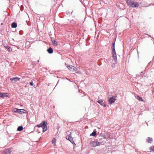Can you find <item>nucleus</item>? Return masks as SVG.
<instances>
[{
	"label": "nucleus",
	"instance_id": "f257e3e1",
	"mask_svg": "<svg viewBox=\"0 0 154 154\" xmlns=\"http://www.w3.org/2000/svg\"><path fill=\"white\" fill-rule=\"evenodd\" d=\"M127 5L130 7L137 8L139 6V4L136 2H134V0H126Z\"/></svg>",
	"mask_w": 154,
	"mask_h": 154
},
{
	"label": "nucleus",
	"instance_id": "f03ea898",
	"mask_svg": "<svg viewBox=\"0 0 154 154\" xmlns=\"http://www.w3.org/2000/svg\"><path fill=\"white\" fill-rule=\"evenodd\" d=\"M101 139H99V141L100 142L97 141H93L90 142V145L91 146L94 147L100 145L102 144Z\"/></svg>",
	"mask_w": 154,
	"mask_h": 154
},
{
	"label": "nucleus",
	"instance_id": "7ed1b4c3",
	"mask_svg": "<svg viewBox=\"0 0 154 154\" xmlns=\"http://www.w3.org/2000/svg\"><path fill=\"white\" fill-rule=\"evenodd\" d=\"M14 112H17L20 114H22L23 113L27 114L28 112L27 111L24 109H19L17 108H15L13 111Z\"/></svg>",
	"mask_w": 154,
	"mask_h": 154
},
{
	"label": "nucleus",
	"instance_id": "20e7f679",
	"mask_svg": "<svg viewBox=\"0 0 154 154\" xmlns=\"http://www.w3.org/2000/svg\"><path fill=\"white\" fill-rule=\"evenodd\" d=\"M116 100L114 97H111L108 100V101L110 104H112Z\"/></svg>",
	"mask_w": 154,
	"mask_h": 154
},
{
	"label": "nucleus",
	"instance_id": "39448f33",
	"mask_svg": "<svg viewBox=\"0 0 154 154\" xmlns=\"http://www.w3.org/2000/svg\"><path fill=\"white\" fill-rule=\"evenodd\" d=\"M66 138L67 139H68L72 143L75 144L73 140V138L71 137L70 135H68V136H66Z\"/></svg>",
	"mask_w": 154,
	"mask_h": 154
},
{
	"label": "nucleus",
	"instance_id": "423d86ee",
	"mask_svg": "<svg viewBox=\"0 0 154 154\" xmlns=\"http://www.w3.org/2000/svg\"><path fill=\"white\" fill-rule=\"evenodd\" d=\"M112 54L113 58L116 62L117 60V57L115 50H114V51H112Z\"/></svg>",
	"mask_w": 154,
	"mask_h": 154
},
{
	"label": "nucleus",
	"instance_id": "0eeeda50",
	"mask_svg": "<svg viewBox=\"0 0 154 154\" xmlns=\"http://www.w3.org/2000/svg\"><path fill=\"white\" fill-rule=\"evenodd\" d=\"M10 80L12 81V82L13 83H15L16 81H20V79L18 77H13L10 79Z\"/></svg>",
	"mask_w": 154,
	"mask_h": 154
},
{
	"label": "nucleus",
	"instance_id": "6e6552de",
	"mask_svg": "<svg viewBox=\"0 0 154 154\" xmlns=\"http://www.w3.org/2000/svg\"><path fill=\"white\" fill-rule=\"evenodd\" d=\"M11 152L10 149H7L3 152L2 154H10Z\"/></svg>",
	"mask_w": 154,
	"mask_h": 154
},
{
	"label": "nucleus",
	"instance_id": "1a4fd4ad",
	"mask_svg": "<svg viewBox=\"0 0 154 154\" xmlns=\"http://www.w3.org/2000/svg\"><path fill=\"white\" fill-rule=\"evenodd\" d=\"M47 123L46 121H43L40 124V127L42 128L45 125H47Z\"/></svg>",
	"mask_w": 154,
	"mask_h": 154
},
{
	"label": "nucleus",
	"instance_id": "9d476101",
	"mask_svg": "<svg viewBox=\"0 0 154 154\" xmlns=\"http://www.w3.org/2000/svg\"><path fill=\"white\" fill-rule=\"evenodd\" d=\"M47 51L49 54H52L53 53V49L51 47H50L48 48Z\"/></svg>",
	"mask_w": 154,
	"mask_h": 154
},
{
	"label": "nucleus",
	"instance_id": "9b49d317",
	"mask_svg": "<svg viewBox=\"0 0 154 154\" xmlns=\"http://www.w3.org/2000/svg\"><path fill=\"white\" fill-rule=\"evenodd\" d=\"M70 70L72 72H76L77 69L75 67L72 66V67H71Z\"/></svg>",
	"mask_w": 154,
	"mask_h": 154
},
{
	"label": "nucleus",
	"instance_id": "f8f14e48",
	"mask_svg": "<svg viewBox=\"0 0 154 154\" xmlns=\"http://www.w3.org/2000/svg\"><path fill=\"white\" fill-rule=\"evenodd\" d=\"M42 132H44L46 131L47 130V125H45L42 127Z\"/></svg>",
	"mask_w": 154,
	"mask_h": 154
},
{
	"label": "nucleus",
	"instance_id": "ddd939ff",
	"mask_svg": "<svg viewBox=\"0 0 154 154\" xmlns=\"http://www.w3.org/2000/svg\"><path fill=\"white\" fill-rule=\"evenodd\" d=\"M17 26V24L15 22L11 24V27L13 28H16Z\"/></svg>",
	"mask_w": 154,
	"mask_h": 154
},
{
	"label": "nucleus",
	"instance_id": "4468645a",
	"mask_svg": "<svg viewBox=\"0 0 154 154\" xmlns=\"http://www.w3.org/2000/svg\"><path fill=\"white\" fill-rule=\"evenodd\" d=\"M147 151L149 152H151L152 151L154 152V146H152L150 147L149 149V150Z\"/></svg>",
	"mask_w": 154,
	"mask_h": 154
},
{
	"label": "nucleus",
	"instance_id": "2eb2a0df",
	"mask_svg": "<svg viewBox=\"0 0 154 154\" xmlns=\"http://www.w3.org/2000/svg\"><path fill=\"white\" fill-rule=\"evenodd\" d=\"M51 41L52 42V44L55 46H56L57 45V41L55 40H52V39L51 38Z\"/></svg>",
	"mask_w": 154,
	"mask_h": 154
},
{
	"label": "nucleus",
	"instance_id": "dca6fc26",
	"mask_svg": "<svg viewBox=\"0 0 154 154\" xmlns=\"http://www.w3.org/2000/svg\"><path fill=\"white\" fill-rule=\"evenodd\" d=\"M147 140L149 143H151L152 141V138L148 137L147 138Z\"/></svg>",
	"mask_w": 154,
	"mask_h": 154
},
{
	"label": "nucleus",
	"instance_id": "f3484780",
	"mask_svg": "<svg viewBox=\"0 0 154 154\" xmlns=\"http://www.w3.org/2000/svg\"><path fill=\"white\" fill-rule=\"evenodd\" d=\"M23 127L22 126H20L19 127H18L17 128V130L18 131H21L22 130H23Z\"/></svg>",
	"mask_w": 154,
	"mask_h": 154
},
{
	"label": "nucleus",
	"instance_id": "a211bd4d",
	"mask_svg": "<svg viewBox=\"0 0 154 154\" xmlns=\"http://www.w3.org/2000/svg\"><path fill=\"white\" fill-rule=\"evenodd\" d=\"M96 134V131H94L93 132L90 134V136H95Z\"/></svg>",
	"mask_w": 154,
	"mask_h": 154
},
{
	"label": "nucleus",
	"instance_id": "6ab92c4d",
	"mask_svg": "<svg viewBox=\"0 0 154 154\" xmlns=\"http://www.w3.org/2000/svg\"><path fill=\"white\" fill-rule=\"evenodd\" d=\"M2 94H3L2 95V96H3L2 98H4L5 97H7L8 95V93H2Z\"/></svg>",
	"mask_w": 154,
	"mask_h": 154
},
{
	"label": "nucleus",
	"instance_id": "aec40b11",
	"mask_svg": "<svg viewBox=\"0 0 154 154\" xmlns=\"http://www.w3.org/2000/svg\"><path fill=\"white\" fill-rule=\"evenodd\" d=\"M103 100H100L97 101V102L101 105H103Z\"/></svg>",
	"mask_w": 154,
	"mask_h": 154
},
{
	"label": "nucleus",
	"instance_id": "412c9836",
	"mask_svg": "<svg viewBox=\"0 0 154 154\" xmlns=\"http://www.w3.org/2000/svg\"><path fill=\"white\" fill-rule=\"evenodd\" d=\"M137 99L139 100L140 101H143V99L140 97L137 96Z\"/></svg>",
	"mask_w": 154,
	"mask_h": 154
},
{
	"label": "nucleus",
	"instance_id": "4be33fe9",
	"mask_svg": "<svg viewBox=\"0 0 154 154\" xmlns=\"http://www.w3.org/2000/svg\"><path fill=\"white\" fill-rule=\"evenodd\" d=\"M112 51H114V50H115V42H113L112 44Z\"/></svg>",
	"mask_w": 154,
	"mask_h": 154
},
{
	"label": "nucleus",
	"instance_id": "5701e85b",
	"mask_svg": "<svg viewBox=\"0 0 154 154\" xmlns=\"http://www.w3.org/2000/svg\"><path fill=\"white\" fill-rule=\"evenodd\" d=\"M52 143L53 144H55V143H56V139H55V138H54L53 139V140H52Z\"/></svg>",
	"mask_w": 154,
	"mask_h": 154
},
{
	"label": "nucleus",
	"instance_id": "b1692460",
	"mask_svg": "<svg viewBox=\"0 0 154 154\" xmlns=\"http://www.w3.org/2000/svg\"><path fill=\"white\" fill-rule=\"evenodd\" d=\"M7 50L8 51L10 52L12 51V49L10 47H8V48L7 49Z\"/></svg>",
	"mask_w": 154,
	"mask_h": 154
},
{
	"label": "nucleus",
	"instance_id": "393cba45",
	"mask_svg": "<svg viewBox=\"0 0 154 154\" xmlns=\"http://www.w3.org/2000/svg\"><path fill=\"white\" fill-rule=\"evenodd\" d=\"M72 67V65H69L68 66L67 68L68 69H69V70H70V69L71 68V67Z\"/></svg>",
	"mask_w": 154,
	"mask_h": 154
},
{
	"label": "nucleus",
	"instance_id": "a878e982",
	"mask_svg": "<svg viewBox=\"0 0 154 154\" xmlns=\"http://www.w3.org/2000/svg\"><path fill=\"white\" fill-rule=\"evenodd\" d=\"M29 84L30 85L32 86L33 85V82L32 81H31L29 82Z\"/></svg>",
	"mask_w": 154,
	"mask_h": 154
},
{
	"label": "nucleus",
	"instance_id": "bb28decb",
	"mask_svg": "<svg viewBox=\"0 0 154 154\" xmlns=\"http://www.w3.org/2000/svg\"><path fill=\"white\" fill-rule=\"evenodd\" d=\"M2 95L3 94H2V93L0 92V97H2V98L3 97V96H2Z\"/></svg>",
	"mask_w": 154,
	"mask_h": 154
},
{
	"label": "nucleus",
	"instance_id": "cd10ccee",
	"mask_svg": "<svg viewBox=\"0 0 154 154\" xmlns=\"http://www.w3.org/2000/svg\"><path fill=\"white\" fill-rule=\"evenodd\" d=\"M151 5H154V3H151L149 4V5L150 6Z\"/></svg>",
	"mask_w": 154,
	"mask_h": 154
},
{
	"label": "nucleus",
	"instance_id": "c85d7f7f",
	"mask_svg": "<svg viewBox=\"0 0 154 154\" xmlns=\"http://www.w3.org/2000/svg\"><path fill=\"white\" fill-rule=\"evenodd\" d=\"M102 106H104V107H106V105L105 103H103V105H102Z\"/></svg>",
	"mask_w": 154,
	"mask_h": 154
},
{
	"label": "nucleus",
	"instance_id": "c756f323",
	"mask_svg": "<svg viewBox=\"0 0 154 154\" xmlns=\"http://www.w3.org/2000/svg\"><path fill=\"white\" fill-rule=\"evenodd\" d=\"M37 126L38 127V128H39L40 127V124H39V125H37Z\"/></svg>",
	"mask_w": 154,
	"mask_h": 154
},
{
	"label": "nucleus",
	"instance_id": "7c9ffc66",
	"mask_svg": "<svg viewBox=\"0 0 154 154\" xmlns=\"http://www.w3.org/2000/svg\"><path fill=\"white\" fill-rule=\"evenodd\" d=\"M102 137H103L104 138L106 139V137L105 136H102Z\"/></svg>",
	"mask_w": 154,
	"mask_h": 154
},
{
	"label": "nucleus",
	"instance_id": "2f4dec72",
	"mask_svg": "<svg viewBox=\"0 0 154 154\" xmlns=\"http://www.w3.org/2000/svg\"><path fill=\"white\" fill-rule=\"evenodd\" d=\"M70 133L69 131H68L67 132V134H68L69 133Z\"/></svg>",
	"mask_w": 154,
	"mask_h": 154
},
{
	"label": "nucleus",
	"instance_id": "473e14b6",
	"mask_svg": "<svg viewBox=\"0 0 154 154\" xmlns=\"http://www.w3.org/2000/svg\"><path fill=\"white\" fill-rule=\"evenodd\" d=\"M37 61H38V62H39V60H38Z\"/></svg>",
	"mask_w": 154,
	"mask_h": 154
},
{
	"label": "nucleus",
	"instance_id": "72a5a7b5",
	"mask_svg": "<svg viewBox=\"0 0 154 154\" xmlns=\"http://www.w3.org/2000/svg\"><path fill=\"white\" fill-rule=\"evenodd\" d=\"M33 64H35V63H33Z\"/></svg>",
	"mask_w": 154,
	"mask_h": 154
}]
</instances>
